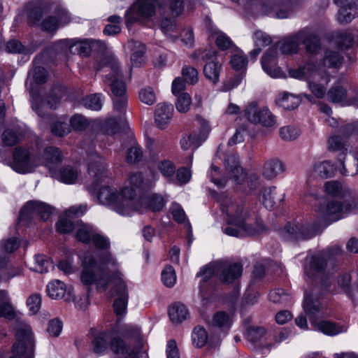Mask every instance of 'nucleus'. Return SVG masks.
<instances>
[{
  "instance_id": "obj_27",
  "label": "nucleus",
  "mask_w": 358,
  "mask_h": 358,
  "mask_svg": "<svg viewBox=\"0 0 358 358\" xmlns=\"http://www.w3.org/2000/svg\"><path fill=\"white\" fill-rule=\"evenodd\" d=\"M284 199V194L275 187H269L262 190V203L266 208L272 209Z\"/></svg>"
},
{
  "instance_id": "obj_31",
  "label": "nucleus",
  "mask_w": 358,
  "mask_h": 358,
  "mask_svg": "<svg viewBox=\"0 0 358 358\" xmlns=\"http://www.w3.org/2000/svg\"><path fill=\"white\" fill-rule=\"evenodd\" d=\"M303 38L300 32L285 38L280 45V50L282 54L291 55L297 52L299 43Z\"/></svg>"
},
{
  "instance_id": "obj_52",
  "label": "nucleus",
  "mask_w": 358,
  "mask_h": 358,
  "mask_svg": "<svg viewBox=\"0 0 358 358\" xmlns=\"http://www.w3.org/2000/svg\"><path fill=\"white\" fill-rule=\"evenodd\" d=\"M138 97L142 103L149 106L156 101L155 92L151 87L142 88L138 93Z\"/></svg>"
},
{
  "instance_id": "obj_51",
  "label": "nucleus",
  "mask_w": 358,
  "mask_h": 358,
  "mask_svg": "<svg viewBox=\"0 0 358 358\" xmlns=\"http://www.w3.org/2000/svg\"><path fill=\"white\" fill-rule=\"evenodd\" d=\"M192 103V99L189 94L185 92L181 93L178 95L177 101L176 102V107L180 113H187Z\"/></svg>"
},
{
  "instance_id": "obj_20",
  "label": "nucleus",
  "mask_w": 358,
  "mask_h": 358,
  "mask_svg": "<svg viewBox=\"0 0 358 358\" xmlns=\"http://www.w3.org/2000/svg\"><path fill=\"white\" fill-rule=\"evenodd\" d=\"M210 131V127L206 123L202 125L199 133L194 132L184 136L180 141L181 148L183 150L189 148L196 149L206 139Z\"/></svg>"
},
{
  "instance_id": "obj_43",
  "label": "nucleus",
  "mask_w": 358,
  "mask_h": 358,
  "mask_svg": "<svg viewBox=\"0 0 358 358\" xmlns=\"http://www.w3.org/2000/svg\"><path fill=\"white\" fill-rule=\"evenodd\" d=\"M327 260H329L327 256L324 255V252L322 251L310 258V269L315 273L322 272L326 266Z\"/></svg>"
},
{
  "instance_id": "obj_34",
  "label": "nucleus",
  "mask_w": 358,
  "mask_h": 358,
  "mask_svg": "<svg viewBox=\"0 0 358 358\" xmlns=\"http://www.w3.org/2000/svg\"><path fill=\"white\" fill-rule=\"evenodd\" d=\"M313 325L316 329L329 336H334L345 331L344 327L327 320L316 321L315 324H313Z\"/></svg>"
},
{
  "instance_id": "obj_55",
  "label": "nucleus",
  "mask_w": 358,
  "mask_h": 358,
  "mask_svg": "<svg viewBox=\"0 0 358 358\" xmlns=\"http://www.w3.org/2000/svg\"><path fill=\"white\" fill-rule=\"evenodd\" d=\"M83 103L85 108L93 110H99L102 107L100 94H98L87 96L83 99Z\"/></svg>"
},
{
  "instance_id": "obj_44",
  "label": "nucleus",
  "mask_w": 358,
  "mask_h": 358,
  "mask_svg": "<svg viewBox=\"0 0 358 358\" xmlns=\"http://www.w3.org/2000/svg\"><path fill=\"white\" fill-rule=\"evenodd\" d=\"M335 170L334 165L331 164L329 161L317 163L314 165L313 168L314 173L321 178L331 177Z\"/></svg>"
},
{
  "instance_id": "obj_37",
  "label": "nucleus",
  "mask_w": 358,
  "mask_h": 358,
  "mask_svg": "<svg viewBox=\"0 0 358 358\" xmlns=\"http://www.w3.org/2000/svg\"><path fill=\"white\" fill-rule=\"evenodd\" d=\"M277 103L280 107L285 110H292L299 106L300 99L299 97L292 94L283 92L279 94Z\"/></svg>"
},
{
  "instance_id": "obj_57",
  "label": "nucleus",
  "mask_w": 358,
  "mask_h": 358,
  "mask_svg": "<svg viewBox=\"0 0 358 358\" xmlns=\"http://www.w3.org/2000/svg\"><path fill=\"white\" fill-rule=\"evenodd\" d=\"M62 327V322L58 318H55L49 321L47 332L50 336L56 338L60 335Z\"/></svg>"
},
{
  "instance_id": "obj_21",
  "label": "nucleus",
  "mask_w": 358,
  "mask_h": 358,
  "mask_svg": "<svg viewBox=\"0 0 358 358\" xmlns=\"http://www.w3.org/2000/svg\"><path fill=\"white\" fill-rule=\"evenodd\" d=\"M24 213L36 215L41 220L46 221L52 215V208L51 206L43 202L36 201H29L22 209L20 212L21 216Z\"/></svg>"
},
{
  "instance_id": "obj_58",
  "label": "nucleus",
  "mask_w": 358,
  "mask_h": 358,
  "mask_svg": "<svg viewBox=\"0 0 358 358\" xmlns=\"http://www.w3.org/2000/svg\"><path fill=\"white\" fill-rule=\"evenodd\" d=\"M27 306L31 314L34 315L38 312L41 306V297L38 294H33L27 300Z\"/></svg>"
},
{
  "instance_id": "obj_39",
  "label": "nucleus",
  "mask_w": 358,
  "mask_h": 358,
  "mask_svg": "<svg viewBox=\"0 0 358 358\" xmlns=\"http://www.w3.org/2000/svg\"><path fill=\"white\" fill-rule=\"evenodd\" d=\"M66 291V289L64 283L59 280H52L47 285V293L53 299L62 298Z\"/></svg>"
},
{
  "instance_id": "obj_4",
  "label": "nucleus",
  "mask_w": 358,
  "mask_h": 358,
  "mask_svg": "<svg viewBox=\"0 0 358 358\" xmlns=\"http://www.w3.org/2000/svg\"><path fill=\"white\" fill-rule=\"evenodd\" d=\"M221 210L227 216V224L241 228L248 236H253L265 230L262 221H257L255 227L246 223L250 212L243 200L226 198L221 203Z\"/></svg>"
},
{
  "instance_id": "obj_42",
  "label": "nucleus",
  "mask_w": 358,
  "mask_h": 358,
  "mask_svg": "<svg viewBox=\"0 0 358 358\" xmlns=\"http://www.w3.org/2000/svg\"><path fill=\"white\" fill-rule=\"evenodd\" d=\"M14 316V310L10 303L6 291H0V317L11 319Z\"/></svg>"
},
{
  "instance_id": "obj_60",
  "label": "nucleus",
  "mask_w": 358,
  "mask_h": 358,
  "mask_svg": "<svg viewBox=\"0 0 358 358\" xmlns=\"http://www.w3.org/2000/svg\"><path fill=\"white\" fill-rule=\"evenodd\" d=\"M72 127L76 130H83L87 128L89 124V120L82 115H74L70 120Z\"/></svg>"
},
{
  "instance_id": "obj_26",
  "label": "nucleus",
  "mask_w": 358,
  "mask_h": 358,
  "mask_svg": "<svg viewBox=\"0 0 358 358\" xmlns=\"http://www.w3.org/2000/svg\"><path fill=\"white\" fill-rule=\"evenodd\" d=\"M150 185L149 182L145 180L141 173H132L129 175L127 185L122 188H128L134 193L132 196V203H136V192L141 190Z\"/></svg>"
},
{
  "instance_id": "obj_48",
  "label": "nucleus",
  "mask_w": 358,
  "mask_h": 358,
  "mask_svg": "<svg viewBox=\"0 0 358 358\" xmlns=\"http://www.w3.org/2000/svg\"><path fill=\"white\" fill-rule=\"evenodd\" d=\"M231 324V317L225 312L215 313L212 319L211 325L229 329Z\"/></svg>"
},
{
  "instance_id": "obj_47",
  "label": "nucleus",
  "mask_w": 358,
  "mask_h": 358,
  "mask_svg": "<svg viewBox=\"0 0 358 358\" xmlns=\"http://www.w3.org/2000/svg\"><path fill=\"white\" fill-rule=\"evenodd\" d=\"M192 340L196 348L204 346L208 340V334L206 329L200 326L195 327L192 334Z\"/></svg>"
},
{
  "instance_id": "obj_5",
  "label": "nucleus",
  "mask_w": 358,
  "mask_h": 358,
  "mask_svg": "<svg viewBox=\"0 0 358 358\" xmlns=\"http://www.w3.org/2000/svg\"><path fill=\"white\" fill-rule=\"evenodd\" d=\"M343 57L334 51H327L323 59L317 64L308 62L304 66L298 69H290L289 74L291 77L298 79L313 78L318 80L320 77L324 83L329 82V68H338L342 64Z\"/></svg>"
},
{
  "instance_id": "obj_17",
  "label": "nucleus",
  "mask_w": 358,
  "mask_h": 358,
  "mask_svg": "<svg viewBox=\"0 0 358 358\" xmlns=\"http://www.w3.org/2000/svg\"><path fill=\"white\" fill-rule=\"evenodd\" d=\"M224 165L230 178L234 183L242 184L246 178V173L239 165L238 157L234 154L227 155L224 158Z\"/></svg>"
},
{
  "instance_id": "obj_11",
  "label": "nucleus",
  "mask_w": 358,
  "mask_h": 358,
  "mask_svg": "<svg viewBox=\"0 0 358 358\" xmlns=\"http://www.w3.org/2000/svg\"><path fill=\"white\" fill-rule=\"evenodd\" d=\"M244 116L253 124H260L265 127H274L277 125L275 115L267 108H260L256 103H250L244 110Z\"/></svg>"
},
{
  "instance_id": "obj_13",
  "label": "nucleus",
  "mask_w": 358,
  "mask_h": 358,
  "mask_svg": "<svg viewBox=\"0 0 358 358\" xmlns=\"http://www.w3.org/2000/svg\"><path fill=\"white\" fill-rule=\"evenodd\" d=\"M316 232L315 229L307 223H287L282 231V236L291 241H305L313 238Z\"/></svg>"
},
{
  "instance_id": "obj_61",
  "label": "nucleus",
  "mask_w": 358,
  "mask_h": 358,
  "mask_svg": "<svg viewBox=\"0 0 358 358\" xmlns=\"http://www.w3.org/2000/svg\"><path fill=\"white\" fill-rule=\"evenodd\" d=\"M158 169L161 173L166 178L172 177L176 172V166L169 160H164L159 163Z\"/></svg>"
},
{
  "instance_id": "obj_36",
  "label": "nucleus",
  "mask_w": 358,
  "mask_h": 358,
  "mask_svg": "<svg viewBox=\"0 0 358 358\" xmlns=\"http://www.w3.org/2000/svg\"><path fill=\"white\" fill-rule=\"evenodd\" d=\"M80 172L73 166H65L62 169L57 175V178L66 184L75 183L78 178Z\"/></svg>"
},
{
  "instance_id": "obj_2",
  "label": "nucleus",
  "mask_w": 358,
  "mask_h": 358,
  "mask_svg": "<svg viewBox=\"0 0 358 358\" xmlns=\"http://www.w3.org/2000/svg\"><path fill=\"white\" fill-rule=\"evenodd\" d=\"M121 334L129 341L128 345L118 336L112 338L108 332L103 331L92 340L93 351L97 354L103 353L108 349L110 342V349L116 355L127 358H134L138 355L141 358H148L145 341L138 327L126 325L122 329Z\"/></svg>"
},
{
  "instance_id": "obj_18",
  "label": "nucleus",
  "mask_w": 358,
  "mask_h": 358,
  "mask_svg": "<svg viewBox=\"0 0 358 358\" xmlns=\"http://www.w3.org/2000/svg\"><path fill=\"white\" fill-rule=\"evenodd\" d=\"M55 15L49 16L41 23L42 29L48 32H55L60 26L65 25L70 22L68 12L63 8L55 10Z\"/></svg>"
},
{
  "instance_id": "obj_40",
  "label": "nucleus",
  "mask_w": 358,
  "mask_h": 358,
  "mask_svg": "<svg viewBox=\"0 0 358 358\" xmlns=\"http://www.w3.org/2000/svg\"><path fill=\"white\" fill-rule=\"evenodd\" d=\"M303 34V38L301 43H303L306 47V51L310 54L317 52L320 48V40L317 36L307 33L305 31H300Z\"/></svg>"
},
{
  "instance_id": "obj_64",
  "label": "nucleus",
  "mask_w": 358,
  "mask_h": 358,
  "mask_svg": "<svg viewBox=\"0 0 358 358\" xmlns=\"http://www.w3.org/2000/svg\"><path fill=\"white\" fill-rule=\"evenodd\" d=\"M215 43L217 47L222 50H227L233 45L231 39L221 31L216 32Z\"/></svg>"
},
{
  "instance_id": "obj_19",
  "label": "nucleus",
  "mask_w": 358,
  "mask_h": 358,
  "mask_svg": "<svg viewBox=\"0 0 358 358\" xmlns=\"http://www.w3.org/2000/svg\"><path fill=\"white\" fill-rule=\"evenodd\" d=\"M324 190L326 194L342 199L351 200L353 196H357L348 186L335 180L326 182Z\"/></svg>"
},
{
  "instance_id": "obj_45",
  "label": "nucleus",
  "mask_w": 358,
  "mask_h": 358,
  "mask_svg": "<svg viewBox=\"0 0 358 358\" xmlns=\"http://www.w3.org/2000/svg\"><path fill=\"white\" fill-rule=\"evenodd\" d=\"M318 80L313 78L306 79L308 80L309 88L311 92L318 99L324 97L326 93L325 85L328 83H324V80L320 77H317Z\"/></svg>"
},
{
  "instance_id": "obj_10",
  "label": "nucleus",
  "mask_w": 358,
  "mask_h": 358,
  "mask_svg": "<svg viewBox=\"0 0 358 358\" xmlns=\"http://www.w3.org/2000/svg\"><path fill=\"white\" fill-rule=\"evenodd\" d=\"M192 58L198 62H206L203 67L205 77L214 85L219 81L221 65L216 61L215 51L213 49L198 50L192 55Z\"/></svg>"
},
{
  "instance_id": "obj_29",
  "label": "nucleus",
  "mask_w": 358,
  "mask_h": 358,
  "mask_svg": "<svg viewBox=\"0 0 358 358\" xmlns=\"http://www.w3.org/2000/svg\"><path fill=\"white\" fill-rule=\"evenodd\" d=\"M242 266L234 263L224 266L220 274V280L227 284L232 283L242 275Z\"/></svg>"
},
{
  "instance_id": "obj_35",
  "label": "nucleus",
  "mask_w": 358,
  "mask_h": 358,
  "mask_svg": "<svg viewBox=\"0 0 358 358\" xmlns=\"http://www.w3.org/2000/svg\"><path fill=\"white\" fill-rule=\"evenodd\" d=\"M357 15H358L357 0L355 1L350 8L348 7H341L338 12L337 19L340 23H349Z\"/></svg>"
},
{
  "instance_id": "obj_25",
  "label": "nucleus",
  "mask_w": 358,
  "mask_h": 358,
  "mask_svg": "<svg viewBox=\"0 0 358 358\" xmlns=\"http://www.w3.org/2000/svg\"><path fill=\"white\" fill-rule=\"evenodd\" d=\"M266 329L263 327H256L248 329L247 340L257 348H271L273 344L265 341Z\"/></svg>"
},
{
  "instance_id": "obj_53",
  "label": "nucleus",
  "mask_w": 358,
  "mask_h": 358,
  "mask_svg": "<svg viewBox=\"0 0 358 358\" xmlns=\"http://www.w3.org/2000/svg\"><path fill=\"white\" fill-rule=\"evenodd\" d=\"M95 231L93 228L88 225L81 226L76 232V238L78 241H82L84 243H90L92 235L94 234Z\"/></svg>"
},
{
  "instance_id": "obj_38",
  "label": "nucleus",
  "mask_w": 358,
  "mask_h": 358,
  "mask_svg": "<svg viewBox=\"0 0 358 358\" xmlns=\"http://www.w3.org/2000/svg\"><path fill=\"white\" fill-rule=\"evenodd\" d=\"M44 158L45 160V166L52 171L55 164L62 162V154L59 149L54 147H49L44 151Z\"/></svg>"
},
{
  "instance_id": "obj_62",
  "label": "nucleus",
  "mask_w": 358,
  "mask_h": 358,
  "mask_svg": "<svg viewBox=\"0 0 358 358\" xmlns=\"http://www.w3.org/2000/svg\"><path fill=\"white\" fill-rule=\"evenodd\" d=\"M210 177L211 181L213 183H215L218 187H223L225 186L227 179L221 176L220 169L216 166H211Z\"/></svg>"
},
{
  "instance_id": "obj_28",
  "label": "nucleus",
  "mask_w": 358,
  "mask_h": 358,
  "mask_svg": "<svg viewBox=\"0 0 358 358\" xmlns=\"http://www.w3.org/2000/svg\"><path fill=\"white\" fill-rule=\"evenodd\" d=\"M284 171L285 166L282 162L277 158H273L267 160L264 163L262 175L265 178L271 180Z\"/></svg>"
},
{
  "instance_id": "obj_14",
  "label": "nucleus",
  "mask_w": 358,
  "mask_h": 358,
  "mask_svg": "<svg viewBox=\"0 0 358 358\" xmlns=\"http://www.w3.org/2000/svg\"><path fill=\"white\" fill-rule=\"evenodd\" d=\"M37 159L32 157L28 150L22 148H16L13 152L12 168L20 173L31 172L38 165Z\"/></svg>"
},
{
  "instance_id": "obj_59",
  "label": "nucleus",
  "mask_w": 358,
  "mask_h": 358,
  "mask_svg": "<svg viewBox=\"0 0 358 358\" xmlns=\"http://www.w3.org/2000/svg\"><path fill=\"white\" fill-rule=\"evenodd\" d=\"M248 129L246 124H242L238 127L234 136L229 140L228 145H234L242 143L244 141V136L248 134Z\"/></svg>"
},
{
  "instance_id": "obj_49",
  "label": "nucleus",
  "mask_w": 358,
  "mask_h": 358,
  "mask_svg": "<svg viewBox=\"0 0 358 358\" xmlns=\"http://www.w3.org/2000/svg\"><path fill=\"white\" fill-rule=\"evenodd\" d=\"M95 41L94 40L86 39L83 41H79L73 43L70 46V48L73 50L74 49L75 51L78 52L81 56L87 57L90 55L92 44Z\"/></svg>"
},
{
  "instance_id": "obj_22",
  "label": "nucleus",
  "mask_w": 358,
  "mask_h": 358,
  "mask_svg": "<svg viewBox=\"0 0 358 358\" xmlns=\"http://www.w3.org/2000/svg\"><path fill=\"white\" fill-rule=\"evenodd\" d=\"M173 111V106L171 103H160L157 105L155 121L158 128L165 129L170 124Z\"/></svg>"
},
{
  "instance_id": "obj_33",
  "label": "nucleus",
  "mask_w": 358,
  "mask_h": 358,
  "mask_svg": "<svg viewBox=\"0 0 358 358\" xmlns=\"http://www.w3.org/2000/svg\"><path fill=\"white\" fill-rule=\"evenodd\" d=\"M339 158L343 169L341 173L345 175L354 176L358 173V159L354 155L345 157V155Z\"/></svg>"
},
{
  "instance_id": "obj_24",
  "label": "nucleus",
  "mask_w": 358,
  "mask_h": 358,
  "mask_svg": "<svg viewBox=\"0 0 358 358\" xmlns=\"http://www.w3.org/2000/svg\"><path fill=\"white\" fill-rule=\"evenodd\" d=\"M136 202L137 205L145 207L142 211H134L141 213L145 212L148 209H150L152 212L160 211L164 208L165 203L163 197L156 194L141 196L139 199H137Z\"/></svg>"
},
{
  "instance_id": "obj_54",
  "label": "nucleus",
  "mask_w": 358,
  "mask_h": 358,
  "mask_svg": "<svg viewBox=\"0 0 358 358\" xmlns=\"http://www.w3.org/2000/svg\"><path fill=\"white\" fill-rule=\"evenodd\" d=\"M162 280L168 287H172L176 282L175 270L171 266H167L162 272Z\"/></svg>"
},
{
  "instance_id": "obj_56",
  "label": "nucleus",
  "mask_w": 358,
  "mask_h": 358,
  "mask_svg": "<svg viewBox=\"0 0 358 358\" xmlns=\"http://www.w3.org/2000/svg\"><path fill=\"white\" fill-rule=\"evenodd\" d=\"M181 74L182 78L189 85H194L198 82V71L192 66H183Z\"/></svg>"
},
{
  "instance_id": "obj_50",
  "label": "nucleus",
  "mask_w": 358,
  "mask_h": 358,
  "mask_svg": "<svg viewBox=\"0 0 358 358\" xmlns=\"http://www.w3.org/2000/svg\"><path fill=\"white\" fill-rule=\"evenodd\" d=\"M299 129L294 126H286L280 129V136L285 141H294L299 137Z\"/></svg>"
},
{
  "instance_id": "obj_15",
  "label": "nucleus",
  "mask_w": 358,
  "mask_h": 358,
  "mask_svg": "<svg viewBox=\"0 0 358 358\" xmlns=\"http://www.w3.org/2000/svg\"><path fill=\"white\" fill-rule=\"evenodd\" d=\"M262 9L266 15L283 19L289 16L293 6L289 1L271 0L264 3Z\"/></svg>"
},
{
  "instance_id": "obj_9",
  "label": "nucleus",
  "mask_w": 358,
  "mask_h": 358,
  "mask_svg": "<svg viewBox=\"0 0 358 358\" xmlns=\"http://www.w3.org/2000/svg\"><path fill=\"white\" fill-rule=\"evenodd\" d=\"M166 0H138L127 11L126 24L130 27L134 23L142 22L155 13L157 8H162Z\"/></svg>"
},
{
  "instance_id": "obj_63",
  "label": "nucleus",
  "mask_w": 358,
  "mask_h": 358,
  "mask_svg": "<svg viewBox=\"0 0 358 358\" xmlns=\"http://www.w3.org/2000/svg\"><path fill=\"white\" fill-rule=\"evenodd\" d=\"M91 241L97 249L106 250L110 248L108 238L100 234L94 233Z\"/></svg>"
},
{
  "instance_id": "obj_12",
  "label": "nucleus",
  "mask_w": 358,
  "mask_h": 358,
  "mask_svg": "<svg viewBox=\"0 0 358 358\" xmlns=\"http://www.w3.org/2000/svg\"><path fill=\"white\" fill-rule=\"evenodd\" d=\"M87 172L94 182L99 183L109 177V171L104 159L96 151H87Z\"/></svg>"
},
{
  "instance_id": "obj_23",
  "label": "nucleus",
  "mask_w": 358,
  "mask_h": 358,
  "mask_svg": "<svg viewBox=\"0 0 358 358\" xmlns=\"http://www.w3.org/2000/svg\"><path fill=\"white\" fill-rule=\"evenodd\" d=\"M277 50L275 48H269L262 58L263 69L271 77H280L282 74L281 69L275 66Z\"/></svg>"
},
{
  "instance_id": "obj_41",
  "label": "nucleus",
  "mask_w": 358,
  "mask_h": 358,
  "mask_svg": "<svg viewBox=\"0 0 358 358\" xmlns=\"http://www.w3.org/2000/svg\"><path fill=\"white\" fill-rule=\"evenodd\" d=\"M347 96V90L340 85H334L327 92L328 99L333 103H343Z\"/></svg>"
},
{
  "instance_id": "obj_16",
  "label": "nucleus",
  "mask_w": 358,
  "mask_h": 358,
  "mask_svg": "<svg viewBox=\"0 0 358 358\" xmlns=\"http://www.w3.org/2000/svg\"><path fill=\"white\" fill-rule=\"evenodd\" d=\"M303 309L312 324H315L317 315L323 314V306L317 297L315 291L311 294H305Z\"/></svg>"
},
{
  "instance_id": "obj_8",
  "label": "nucleus",
  "mask_w": 358,
  "mask_h": 358,
  "mask_svg": "<svg viewBox=\"0 0 358 358\" xmlns=\"http://www.w3.org/2000/svg\"><path fill=\"white\" fill-rule=\"evenodd\" d=\"M357 207L358 196H353L351 200L343 199V201L331 200L325 204L320 205L317 208V213L320 217L335 222L350 213Z\"/></svg>"
},
{
  "instance_id": "obj_30",
  "label": "nucleus",
  "mask_w": 358,
  "mask_h": 358,
  "mask_svg": "<svg viewBox=\"0 0 358 358\" xmlns=\"http://www.w3.org/2000/svg\"><path fill=\"white\" fill-rule=\"evenodd\" d=\"M129 44L132 52L131 55V65L132 66L138 67L145 61V46L142 43L136 41H131Z\"/></svg>"
},
{
  "instance_id": "obj_46",
  "label": "nucleus",
  "mask_w": 358,
  "mask_h": 358,
  "mask_svg": "<svg viewBox=\"0 0 358 358\" xmlns=\"http://www.w3.org/2000/svg\"><path fill=\"white\" fill-rule=\"evenodd\" d=\"M35 265L31 269L36 272L43 273L48 271L50 268L53 267L52 262L48 257L43 255H36L34 257Z\"/></svg>"
},
{
  "instance_id": "obj_6",
  "label": "nucleus",
  "mask_w": 358,
  "mask_h": 358,
  "mask_svg": "<svg viewBox=\"0 0 358 358\" xmlns=\"http://www.w3.org/2000/svg\"><path fill=\"white\" fill-rule=\"evenodd\" d=\"M13 329L17 341L13 346L10 358H33L34 338L30 326L17 320L13 322Z\"/></svg>"
},
{
  "instance_id": "obj_1",
  "label": "nucleus",
  "mask_w": 358,
  "mask_h": 358,
  "mask_svg": "<svg viewBox=\"0 0 358 358\" xmlns=\"http://www.w3.org/2000/svg\"><path fill=\"white\" fill-rule=\"evenodd\" d=\"M83 266L80 280L83 284L90 285L95 282L97 289L106 290L108 284L115 283L113 292L117 298L113 303L114 311L117 315H124L127 308L128 291L117 263L111 254L103 252L99 262L92 254H86L83 259Z\"/></svg>"
},
{
  "instance_id": "obj_32",
  "label": "nucleus",
  "mask_w": 358,
  "mask_h": 358,
  "mask_svg": "<svg viewBox=\"0 0 358 358\" xmlns=\"http://www.w3.org/2000/svg\"><path fill=\"white\" fill-rule=\"evenodd\" d=\"M188 315L189 311L187 307L180 302L173 303L169 308V316L174 324L182 322Z\"/></svg>"
},
{
  "instance_id": "obj_3",
  "label": "nucleus",
  "mask_w": 358,
  "mask_h": 358,
  "mask_svg": "<svg viewBox=\"0 0 358 358\" xmlns=\"http://www.w3.org/2000/svg\"><path fill=\"white\" fill-rule=\"evenodd\" d=\"M87 189L91 195H96L99 203L110 206L113 210L122 215H130L135 210H143L142 206L132 203L133 192L128 188H117L104 185L96 192L94 184L88 185Z\"/></svg>"
},
{
  "instance_id": "obj_7",
  "label": "nucleus",
  "mask_w": 358,
  "mask_h": 358,
  "mask_svg": "<svg viewBox=\"0 0 358 358\" xmlns=\"http://www.w3.org/2000/svg\"><path fill=\"white\" fill-rule=\"evenodd\" d=\"M119 64L117 60L113 59L109 66V73L104 77V82H110L111 91L113 94V106L115 111L122 114L124 112L127 97L126 95V85L122 79V74L118 71Z\"/></svg>"
}]
</instances>
